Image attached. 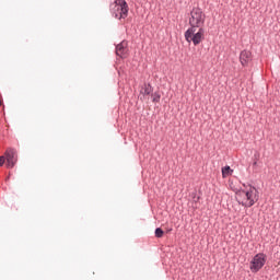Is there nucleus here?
<instances>
[{
  "instance_id": "nucleus-1",
  "label": "nucleus",
  "mask_w": 280,
  "mask_h": 280,
  "mask_svg": "<svg viewBox=\"0 0 280 280\" xmlns=\"http://www.w3.org/2000/svg\"><path fill=\"white\" fill-rule=\"evenodd\" d=\"M110 14L114 19H126L128 16V2L126 0H115L109 5Z\"/></svg>"
},
{
  "instance_id": "nucleus-2",
  "label": "nucleus",
  "mask_w": 280,
  "mask_h": 280,
  "mask_svg": "<svg viewBox=\"0 0 280 280\" xmlns=\"http://www.w3.org/2000/svg\"><path fill=\"white\" fill-rule=\"evenodd\" d=\"M205 21H207V15L202 12L199 7L192 8L190 11L189 25L192 30H198V27H203Z\"/></svg>"
},
{
  "instance_id": "nucleus-3",
  "label": "nucleus",
  "mask_w": 280,
  "mask_h": 280,
  "mask_svg": "<svg viewBox=\"0 0 280 280\" xmlns=\"http://www.w3.org/2000/svg\"><path fill=\"white\" fill-rule=\"evenodd\" d=\"M197 30L198 32L196 33ZM185 39L187 43H192L195 47H198V45H200V43L205 40V28L203 27L188 28L185 32Z\"/></svg>"
},
{
  "instance_id": "nucleus-4",
  "label": "nucleus",
  "mask_w": 280,
  "mask_h": 280,
  "mask_svg": "<svg viewBox=\"0 0 280 280\" xmlns=\"http://www.w3.org/2000/svg\"><path fill=\"white\" fill-rule=\"evenodd\" d=\"M243 194H245L247 202H241L242 207L250 208L259 200V190L253 185H249L248 190H243Z\"/></svg>"
},
{
  "instance_id": "nucleus-5",
  "label": "nucleus",
  "mask_w": 280,
  "mask_h": 280,
  "mask_svg": "<svg viewBox=\"0 0 280 280\" xmlns=\"http://www.w3.org/2000/svg\"><path fill=\"white\" fill-rule=\"evenodd\" d=\"M266 266V254L264 253H258L256 254L253 259L249 262V270L250 272L257 273L261 268Z\"/></svg>"
},
{
  "instance_id": "nucleus-6",
  "label": "nucleus",
  "mask_w": 280,
  "mask_h": 280,
  "mask_svg": "<svg viewBox=\"0 0 280 280\" xmlns=\"http://www.w3.org/2000/svg\"><path fill=\"white\" fill-rule=\"evenodd\" d=\"M5 160H7V167H9V170H12V167L16 165V161H18L16 150L8 149L5 151Z\"/></svg>"
},
{
  "instance_id": "nucleus-7",
  "label": "nucleus",
  "mask_w": 280,
  "mask_h": 280,
  "mask_svg": "<svg viewBox=\"0 0 280 280\" xmlns=\"http://www.w3.org/2000/svg\"><path fill=\"white\" fill-rule=\"evenodd\" d=\"M116 56L119 58H128V42L122 40L118 45H116Z\"/></svg>"
},
{
  "instance_id": "nucleus-8",
  "label": "nucleus",
  "mask_w": 280,
  "mask_h": 280,
  "mask_svg": "<svg viewBox=\"0 0 280 280\" xmlns=\"http://www.w3.org/2000/svg\"><path fill=\"white\" fill-rule=\"evenodd\" d=\"M253 60V54L249 50H243L240 54V62L242 67H248V62Z\"/></svg>"
},
{
  "instance_id": "nucleus-9",
  "label": "nucleus",
  "mask_w": 280,
  "mask_h": 280,
  "mask_svg": "<svg viewBox=\"0 0 280 280\" xmlns=\"http://www.w3.org/2000/svg\"><path fill=\"white\" fill-rule=\"evenodd\" d=\"M153 91H154V88H152V84L144 83L140 90V93L141 95L145 96V95H152Z\"/></svg>"
},
{
  "instance_id": "nucleus-10",
  "label": "nucleus",
  "mask_w": 280,
  "mask_h": 280,
  "mask_svg": "<svg viewBox=\"0 0 280 280\" xmlns=\"http://www.w3.org/2000/svg\"><path fill=\"white\" fill-rule=\"evenodd\" d=\"M231 174H233V170H231V166L226 165L222 168L223 178H226V176H231Z\"/></svg>"
},
{
  "instance_id": "nucleus-11",
  "label": "nucleus",
  "mask_w": 280,
  "mask_h": 280,
  "mask_svg": "<svg viewBox=\"0 0 280 280\" xmlns=\"http://www.w3.org/2000/svg\"><path fill=\"white\" fill-rule=\"evenodd\" d=\"M152 102H154L155 104H159L161 102V93L159 92H154L153 94H151Z\"/></svg>"
},
{
  "instance_id": "nucleus-12",
  "label": "nucleus",
  "mask_w": 280,
  "mask_h": 280,
  "mask_svg": "<svg viewBox=\"0 0 280 280\" xmlns=\"http://www.w3.org/2000/svg\"><path fill=\"white\" fill-rule=\"evenodd\" d=\"M164 233L165 232L163 231V229H161V228L155 229V237L161 238V237H163Z\"/></svg>"
},
{
  "instance_id": "nucleus-13",
  "label": "nucleus",
  "mask_w": 280,
  "mask_h": 280,
  "mask_svg": "<svg viewBox=\"0 0 280 280\" xmlns=\"http://www.w3.org/2000/svg\"><path fill=\"white\" fill-rule=\"evenodd\" d=\"M5 163V156H0V167Z\"/></svg>"
},
{
  "instance_id": "nucleus-14",
  "label": "nucleus",
  "mask_w": 280,
  "mask_h": 280,
  "mask_svg": "<svg viewBox=\"0 0 280 280\" xmlns=\"http://www.w3.org/2000/svg\"><path fill=\"white\" fill-rule=\"evenodd\" d=\"M198 200H200V197H197V199L195 200V202H198Z\"/></svg>"
},
{
  "instance_id": "nucleus-15",
  "label": "nucleus",
  "mask_w": 280,
  "mask_h": 280,
  "mask_svg": "<svg viewBox=\"0 0 280 280\" xmlns=\"http://www.w3.org/2000/svg\"><path fill=\"white\" fill-rule=\"evenodd\" d=\"M2 104H3V103H2L1 100H0V106H2Z\"/></svg>"
},
{
  "instance_id": "nucleus-16",
  "label": "nucleus",
  "mask_w": 280,
  "mask_h": 280,
  "mask_svg": "<svg viewBox=\"0 0 280 280\" xmlns=\"http://www.w3.org/2000/svg\"><path fill=\"white\" fill-rule=\"evenodd\" d=\"M254 165H257V162H254Z\"/></svg>"
}]
</instances>
